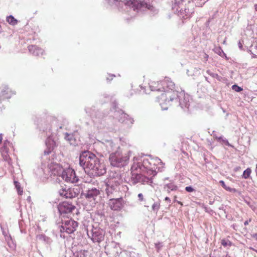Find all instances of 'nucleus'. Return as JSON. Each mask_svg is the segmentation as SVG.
Returning a JSON list of instances; mask_svg holds the SVG:
<instances>
[{"instance_id":"f257e3e1","label":"nucleus","mask_w":257,"mask_h":257,"mask_svg":"<svg viewBox=\"0 0 257 257\" xmlns=\"http://www.w3.org/2000/svg\"><path fill=\"white\" fill-rule=\"evenodd\" d=\"M79 164L85 172L91 171L94 176H101L106 173L104 165L100 162L94 154L89 151L83 152L80 154Z\"/></svg>"},{"instance_id":"f03ea898","label":"nucleus","mask_w":257,"mask_h":257,"mask_svg":"<svg viewBox=\"0 0 257 257\" xmlns=\"http://www.w3.org/2000/svg\"><path fill=\"white\" fill-rule=\"evenodd\" d=\"M158 99L162 110H167L173 101L179 102L182 108L189 106L188 96H185L184 92L169 91L162 93Z\"/></svg>"},{"instance_id":"7ed1b4c3","label":"nucleus","mask_w":257,"mask_h":257,"mask_svg":"<svg viewBox=\"0 0 257 257\" xmlns=\"http://www.w3.org/2000/svg\"><path fill=\"white\" fill-rule=\"evenodd\" d=\"M130 152L122 154L120 150L111 153L109 157V161L111 166L121 167L125 166L128 162Z\"/></svg>"},{"instance_id":"20e7f679","label":"nucleus","mask_w":257,"mask_h":257,"mask_svg":"<svg viewBox=\"0 0 257 257\" xmlns=\"http://www.w3.org/2000/svg\"><path fill=\"white\" fill-rule=\"evenodd\" d=\"M151 163L148 159H144L143 162L134 163L132 166L133 171H137L139 169L143 172H146L149 176L154 177L157 175V172L151 167Z\"/></svg>"},{"instance_id":"39448f33","label":"nucleus","mask_w":257,"mask_h":257,"mask_svg":"<svg viewBox=\"0 0 257 257\" xmlns=\"http://www.w3.org/2000/svg\"><path fill=\"white\" fill-rule=\"evenodd\" d=\"M78 226V223L68 218L66 220H62V225L59 226L60 231L61 232L60 236L65 238V235L63 234L64 232L67 234H71L73 233L76 229Z\"/></svg>"},{"instance_id":"423d86ee","label":"nucleus","mask_w":257,"mask_h":257,"mask_svg":"<svg viewBox=\"0 0 257 257\" xmlns=\"http://www.w3.org/2000/svg\"><path fill=\"white\" fill-rule=\"evenodd\" d=\"M132 176L131 177V182L133 185L137 183H141L142 184L151 185L153 183L152 179L151 177L149 178L141 174L140 170L139 171H133L132 169Z\"/></svg>"},{"instance_id":"0eeeda50","label":"nucleus","mask_w":257,"mask_h":257,"mask_svg":"<svg viewBox=\"0 0 257 257\" xmlns=\"http://www.w3.org/2000/svg\"><path fill=\"white\" fill-rule=\"evenodd\" d=\"M105 192L109 199L119 196V188L118 183L108 181L105 185Z\"/></svg>"},{"instance_id":"6e6552de","label":"nucleus","mask_w":257,"mask_h":257,"mask_svg":"<svg viewBox=\"0 0 257 257\" xmlns=\"http://www.w3.org/2000/svg\"><path fill=\"white\" fill-rule=\"evenodd\" d=\"M100 191L96 188L88 189L84 194L85 198L90 202L91 206H94L100 200Z\"/></svg>"},{"instance_id":"1a4fd4ad","label":"nucleus","mask_w":257,"mask_h":257,"mask_svg":"<svg viewBox=\"0 0 257 257\" xmlns=\"http://www.w3.org/2000/svg\"><path fill=\"white\" fill-rule=\"evenodd\" d=\"M61 177L65 181L70 183H75L79 180L75 171L72 168H68L64 169L62 172Z\"/></svg>"},{"instance_id":"9d476101","label":"nucleus","mask_w":257,"mask_h":257,"mask_svg":"<svg viewBox=\"0 0 257 257\" xmlns=\"http://www.w3.org/2000/svg\"><path fill=\"white\" fill-rule=\"evenodd\" d=\"M104 231L98 228H93L91 230L87 231V235L90 237L93 242L99 243L104 240Z\"/></svg>"},{"instance_id":"9b49d317","label":"nucleus","mask_w":257,"mask_h":257,"mask_svg":"<svg viewBox=\"0 0 257 257\" xmlns=\"http://www.w3.org/2000/svg\"><path fill=\"white\" fill-rule=\"evenodd\" d=\"M110 5L113 4L116 5L118 2H120L124 4L125 5L133 8L134 10H138L140 9L143 2L139 3L137 1L135 0H106Z\"/></svg>"},{"instance_id":"f8f14e48","label":"nucleus","mask_w":257,"mask_h":257,"mask_svg":"<svg viewBox=\"0 0 257 257\" xmlns=\"http://www.w3.org/2000/svg\"><path fill=\"white\" fill-rule=\"evenodd\" d=\"M124 201L122 197H114L109 200L108 205L113 210H120L123 207Z\"/></svg>"},{"instance_id":"ddd939ff","label":"nucleus","mask_w":257,"mask_h":257,"mask_svg":"<svg viewBox=\"0 0 257 257\" xmlns=\"http://www.w3.org/2000/svg\"><path fill=\"white\" fill-rule=\"evenodd\" d=\"M75 209L74 206L67 202H63L58 206V210L61 214L72 213Z\"/></svg>"},{"instance_id":"4468645a","label":"nucleus","mask_w":257,"mask_h":257,"mask_svg":"<svg viewBox=\"0 0 257 257\" xmlns=\"http://www.w3.org/2000/svg\"><path fill=\"white\" fill-rule=\"evenodd\" d=\"M46 145L47 150H45L44 154L45 155H48L53 151L54 148L58 145V144L52 137H49L46 141Z\"/></svg>"},{"instance_id":"2eb2a0df","label":"nucleus","mask_w":257,"mask_h":257,"mask_svg":"<svg viewBox=\"0 0 257 257\" xmlns=\"http://www.w3.org/2000/svg\"><path fill=\"white\" fill-rule=\"evenodd\" d=\"M118 120L121 123H125L127 124H132L134 123V119L129 117V116L123 112H117L115 115Z\"/></svg>"},{"instance_id":"dca6fc26","label":"nucleus","mask_w":257,"mask_h":257,"mask_svg":"<svg viewBox=\"0 0 257 257\" xmlns=\"http://www.w3.org/2000/svg\"><path fill=\"white\" fill-rule=\"evenodd\" d=\"M59 194L61 196L65 198H72L76 196L77 194L72 188H62L59 191Z\"/></svg>"},{"instance_id":"f3484780","label":"nucleus","mask_w":257,"mask_h":257,"mask_svg":"<svg viewBox=\"0 0 257 257\" xmlns=\"http://www.w3.org/2000/svg\"><path fill=\"white\" fill-rule=\"evenodd\" d=\"M103 144L106 151L110 154L111 153H114L116 151L120 150L119 146L111 140H106L103 143Z\"/></svg>"},{"instance_id":"a211bd4d","label":"nucleus","mask_w":257,"mask_h":257,"mask_svg":"<svg viewBox=\"0 0 257 257\" xmlns=\"http://www.w3.org/2000/svg\"><path fill=\"white\" fill-rule=\"evenodd\" d=\"M149 87L151 91H165V86L163 83H160L158 81H151L149 83Z\"/></svg>"},{"instance_id":"6ab92c4d","label":"nucleus","mask_w":257,"mask_h":257,"mask_svg":"<svg viewBox=\"0 0 257 257\" xmlns=\"http://www.w3.org/2000/svg\"><path fill=\"white\" fill-rule=\"evenodd\" d=\"M86 113H88L91 116H92V120L94 122V124L98 127H101V125H99V123H102V119H99V117H97V115H99V113L98 112V114H96V112H91L89 110L88 108L85 109Z\"/></svg>"},{"instance_id":"aec40b11","label":"nucleus","mask_w":257,"mask_h":257,"mask_svg":"<svg viewBox=\"0 0 257 257\" xmlns=\"http://www.w3.org/2000/svg\"><path fill=\"white\" fill-rule=\"evenodd\" d=\"M28 48L32 54L36 56L42 55L44 53V50L36 45H30Z\"/></svg>"},{"instance_id":"412c9836","label":"nucleus","mask_w":257,"mask_h":257,"mask_svg":"<svg viewBox=\"0 0 257 257\" xmlns=\"http://www.w3.org/2000/svg\"><path fill=\"white\" fill-rule=\"evenodd\" d=\"M50 170L51 175L58 176L62 174V172L64 169H63L59 164H55L50 166Z\"/></svg>"},{"instance_id":"4be33fe9","label":"nucleus","mask_w":257,"mask_h":257,"mask_svg":"<svg viewBox=\"0 0 257 257\" xmlns=\"http://www.w3.org/2000/svg\"><path fill=\"white\" fill-rule=\"evenodd\" d=\"M161 83H163V86H164L165 87L168 88L170 89V91H174L173 89L174 88L175 84L170 79L169 77H165L164 80L163 81H161ZM168 91H166L165 90V92L166 93Z\"/></svg>"},{"instance_id":"5701e85b","label":"nucleus","mask_w":257,"mask_h":257,"mask_svg":"<svg viewBox=\"0 0 257 257\" xmlns=\"http://www.w3.org/2000/svg\"><path fill=\"white\" fill-rule=\"evenodd\" d=\"M65 139L68 141L71 145L78 146L79 141L76 140L73 134L66 133Z\"/></svg>"},{"instance_id":"b1692460","label":"nucleus","mask_w":257,"mask_h":257,"mask_svg":"<svg viewBox=\"0 0 257 257\" xmlns=\"http://www.w3.org/2000/svg\"><path fill=\"white\" fill-rule=\"evenodd\" d=\"M14 94L15 93L13 92L12 91L8 86H6L2 91L1 96L3 99H9L11 98L12 94Z\"/></svg>"},{"instance_id":"393cba45","label":"nucleus","mask_w":257,"mask_h":257,"mask_svg":"<svg viewBox=\"0 0 257 257\" xmlns=\"http://www.w3.org/2000/svg\"><path fill=\"white\" fill-rule=\"evenodd\" d=\"M164 189L168 193H170L171 191L177 190L178 187L173 182H170L165 184L164 186Z\"/></svg>"},{"instance_id":"a878e982","label":"nucleus","mask_w":257,"mask_h":257,"mask_svg":"<svg viewBox=\"0 0 257 257\" xmlns=\"http://www.w3.org/2000/svg\"><path fill=\"white\" fill-rule=\"evenodd\" d=\"M180 15L184 18H188L190 17L192 13V12L188 9H185L184 10H180Z\"/></svg>"},{"instance_id":"bb28decb","label":"nucleus","mask_w":257,"mask_h":257,"mask_svg":"<svg viewBox=\"0 0 257 257\" xmlns=\"http://www.w3.org/2000/svg\"><path fill=\"white\" fill-rule=\"evenodd\" d=\"M7 22L12 26H15L18 24V20L16 19L12 15L9 16L7 17Z\"/></svg>"},{"instance_id":"cd10ccee","label":"nucleus","mask_w":257,"mask_h":257,"mask_svg":"<svg viewBox=\"0 0 257 257\" xmlns=\"http://www.w3.org/2000/svg\"><path fill=\"white\" fill-rule=\"evenodd\" d=\"M214 51L215 52V53L217 54L221 57H223V56H225L226 59H228L227 56H226V54L224 53L223 51L222 50L220 47L214 48Z\"/></svg>"},{"instance_id":"c85d7f7f","label":"nucleus","mask_w":257,"mask_h":257,"mask_svg":"<svg viewBox=\"0 0 257 257\" xmlns=\"http://www.w3.org/2000/svg\"><path fill=\"white\" fill-rule=\"evenodd\" d=\"M220 184L221 185L222 187H223L226 190L231 192H236L237 190L235 188H230L229 187L227 186L224 182L222 180L219 181Z\"/></svg>"},{"instance_id":"c756f323","label":"nucleus","mask_w":257,"mask_h":257,"mask_svg":"<svg viewBox=\"0 0 257 257\" xmlns=\"http://www.w3.org/2000/svg\"><path fill=\"white\" fill-rule=\"evenodd\" d=\"M14 184L16 188L17 189L18 194L20 195H22L23 194V191L22 188L21 187L20 183L18 181H15Z\"/></svg>"},{"instance_id":"7c9ffc66","label":"nucleus","mask_w":257,"mask_h":257,"mask_svg":"<svg viewBox=\"0 0 257 257\" xmlns=\"http://www.w3.org/2000/svg\"><path fill=\"white\" fill-rule=\"evenodd\" d=\"M207 72L208 74H209L210 76H211L213 78H216L217 80L220 81L221 79V77L219 76L218 74L212 72L210 70H207Z\"/></svg>"},{"instance_id":"2f4dec72","label":"nucleus","mask_w":257,"mask_h":257,"mask_svg":"<svg viewBox=\"0 0 257 257\" xmlns=\"http://www.w3.org/2000/svg\"><path fill=\"white\" fill-rule=\"evenodd\" d=\"M251 171L250 169H249V168L246 169L243 172V175H242V177L245 178V179L248 178L249 177L250 173H251Z\"/></svg>"},{"instance_id":"473e14b6","label":"nucleus","mask_w":257,"mask_h":257,"mask_svg":"<svg viewBox=\"0 0 257 257\" xmlns=\"http://www.w3.org/2000/svg\"><path fill=\"white\" fill-rule=\"evenodd\" d=\"M160 203L159 202H155L152 206V209L153 211L157 212L160 208Z\"/></svg>"},{"instance_id":"72a5a7b5","label":"nucleus","mask_w":257,"mask_h":257,"mask_svg":"<svg viewBox=\"0 0 257 257\" xmlns=\"http://www.w3.org/2000/svg\"><path fill=\"white\" fill-rule=\"evenodd\" d=\"M41 238H42L45 242H46L48 244H51L52 242V240L49 237H47L45 235H42L41 236Z\"/></svg>"},{"instance_id":"f704fd0d","label":"nucleus","mask_w":257,"mask_h":257,"mask_svg":"<svg viewBox=\"0 0 257 257\" xmlns=\"http://www.w3.org/2000/svg\"><path fill=\"white\" fill-rule=\"evenodd\" d=\"M221 243L224 246L231 245V242L228 240L222 239L221 241Z\"/></svg>"},{"instance_id":"c9c22d12","label":"nucleus","mask_w":257,"mask_h":257,"mask_svg":"<svg viewBox=\"0 0 257 257\" xmlns=\"http://www.w3.org/2000/svg\"><path fill=\"white\" fill-rule=\"evenodd\" d=\"M232 89L236 92H240L242 90V88L238 85L234 84L232 86Z\"/></svg>"},{"instance_id":"e433bc0d","label":"nucleus","mask_w":257,"mask_h":257,"mask_svg":"<svg viewBox=\"0 0 257 257\" xmlns=\"http://www.w3.org/2000/svg\"><path fill=\"white\" fill-rule=\"evenodd\" d=\"M185 190L188 192H192L194 189L191 186H187L185 187Z\"/></svg>"},{"instance_id":"4c0bfd02","label":"nucleus","mask_w":257,"mask_h":257,"mask_svg":"<svg viewBox=\"0 0 257 257\" xmlns=\"http://www.w3.org/2000/svg\"><path fill=\"white\" fill-rule=\"evenodd\" d=\"M108 76L109 77H106V80L107 81H108L109 82H110V80L113 79V78L114 77H115V76L114 75H113V74H108Z\"/></svg>"},{"instance_id":"58836bf2","label":"nucleus","mask_w":257,"mask_h":257,"mask_svg":"<svg viewBox=\"0 0 257 257\" xmlns=\"http://www.w3.org/2000/svg\"><path fill=\"white\" fill-rule=\"evenodd\" d=\"M138 196L139 201H144V196L142 193H139L138 194Z\"/></svg>"},{"instance_id":"ea45409f","label":"nucleus","mask_w":257,"mask_h":257,"mask_svg":"<svg viewBox=\"0 0 257 257\" xmlns=\"http://www.w3.org/2000/svg\"><path fill=\"white\" fill-rule=\"evenodd\" d=\"M238 46L240 50H242L243 49V45L240 41H239V42H238Z\"/></svg>"},{"instance_id":"a19ab883","label":"nucleus","mask_w":257,"mask_h":257,"mask_svg":"<svg viewBox=\"0 0 257 257\" xmlns=\"http://www.w3.org/2000/svg\"><path fill=\"white\" fill-rule=\"evenodd\" d=\"M84 252H80V253H78L77 255V257H84Z\"/></svg>"},{"instance_id":"79ce46f5","label":"nucleus","mask_w":257,"mask_h":257,"mask_svg":"<svg viewBox=\"0 0 257 257\" xmlns=\"http://www.w3.org/2000/svg\"><path fill=\"white\" fill-rule=\"evenodd\" d=\"M156 162L157 163H161V164H163L162 162L161 161V160L159 159V158H156Z\"/></svg>"},{"instance_id":"37998d69","label":"nucleus","mask_w":257,"mask_h":257,"mask_svg":"<svg viewBox=\"0 0 257 257\" xmlns=\"http://www.w3.org/2000/svg\"><path fill=\"white\" fill-rule=\"evenodd\" d=\"M251 236L254 238H255L256 240H257V233H254L251 235Z\"/></svg>"},{"instance_id":"c03bdc74","label":"nucleus","mask_w":257,"mask_h":257,"mask_svg":"<svg viewBox=\"0 0 257 257\" xmlns=\"http://www.w3.org/2000/svg\"><path fill=\"white\" fill-rule=\"evenodd\" d=\"M250 221H251V220H250V219H249V220H246V221H245L244 222V225H248V224L249 222H250Z\"/></svg>"},{"instance_id":"a18cd8bd","label":"nucleus","mask_w":257,"mask_h":257,"mask_svg":"<svg viewBox=\"0 0 257 257\" xmlns=\"http://www.w3.org/2000/svg\"><path fill=\"white\" fill-rule=\"evenodd\" d=\"M165 201H168V202H171V200H170V198H169V197H165Z\"/></svg>"},{"instance_id":"49530a36","label":"nucleus","mask_w":257,"mask_h":257,"mask_svg":"<svg viewBox=\"0 0 257 257\" xmlns=\"http://www.w3.org/2000/svg\"><path fill=\"white\" fill-rule=\"evenodd\" d=\"M203 57H204L205 58L207 59V58H208V55H207V54H205V53H204V54H203Z\"/></svg>"},{"instance_id":"de8ad7c7","label":"nucleus","mask_w":257,"mask_h":257,"mask_svg":"<svg viewBox=\"0 0 257 257\" xmlns=\"http://www.w3.org/2000/svg\"><path fill=\"white\" fill-rule=\"evenodd\" d=\"M2 140H3L2 134H0V144L2 143Z\"/></svg>"},{"instance_id":"09e8293b","label":"nucleus","mask_w":257,"mask_h":257,"mask_svg":"<svg viewBox=\"0 0 257 257\" xmlns=\"http://www.w3.org/2000/svg\"><path fill=\"white\" fill-rule=\"evenodd\" d=\"M7 143H9V142L7 141H5V143H4V147H6L7 146Z\"/></svg>"},{"instance_id":"8fccbe9b","label":"nucleus","mask_w":257,"mask_h":257,"mask_svg":"<svg viewBox=\"0 0 257 257\" xmlns=\"http://www.w3.org/2000/svg\"><path fill=\"white\" fill-rule=\"evenodd\" d=\"M224 141L225 143V144H226V145L230 146L229 143L228 142V141L227 140H224Z\"/></svg>"},{"instance_id":"3c124183","label":"nucleus","mask_w":257,"mask_h":257,"mask_svg":"<svg viewBox=\"0 0 257 257\" xmlns=\"http://www.w3.org/2000/svg\"><path fill=\"white\" fill-rule=\"evenodd\" d=\"M254 8L256 11H257V4L254 5Z\"/></svg>"},{"instance_id":"603ef678","label":"nucleus","mask_w":257,"mask_h":257,"mask_svg":"<svg viewBox=\"0 0 257 257\" xmlns=\"http://www.w3.org/2000/svg\"><path fill=\"white\" fill-rule=\"evenodd\" d=\"M177 203H178L179 204H180L181 205H182V203L181 202H180V201H177Z\"/></svg>"},{"instance_id":"864d4df0","label":"nucleus","mask_w":257,"mask_h":257,"mask_svg":"<svg viewBox=\"0 0 257 257\" xmlns=\"http://www.w3.org/2000/svg\"><path fill=\"white\" fill-rule=\"evenodd\" d=\"M176 196H175L174 197V201H176Z\"/></svg>"},{"instance_id":"5fc2aeb1","label":"nucleus","mask_w":257,"mask_h":257,"mask_svg":"<svg viewBox=\"0 0 257 257\" xmlns=\"http://www.w3.org/2000/svg\"><path fill=\"white\" fill-rule=\"evenodd\" d=\"M205 79H206L207 81H208V78H207L206 77H205Z\"/></svg>"},{"instance_id":"6e6d98bb","label":"nucleus","mask_w":257,"mask_h":257,"mask_svg":"<svg viewBox=\"0 0 257 257\" xmlns=\"http://www.w3.org/2000/svg\"><path fill=\"white\" fill-rule=\"evenodd\" d=\"M223 44H225V40H224L223 42Z\"/></svg>"},{"instance_id":"4d7b16f0","label":"nucleus","mask_w":257,"mask_h":257,"mask_svg":"<svg viewBox=\"0 0 257 257\" xmlns=\"http://www.w3.org/2000/svg\"><path fill=\"white\" fill-rule=\"evenodd\" d=\"M255 251L257 252V250H255Z\"/></svg>"}]
</instances>
